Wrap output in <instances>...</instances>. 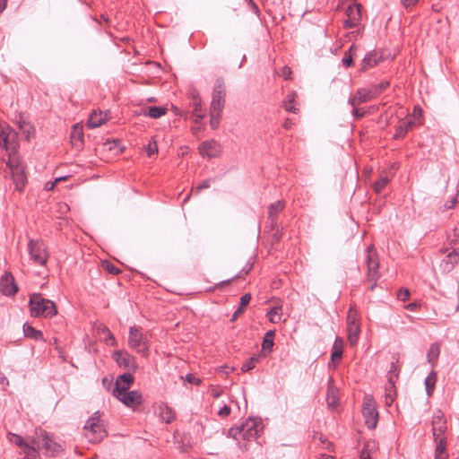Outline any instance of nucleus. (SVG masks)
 <instances>
[{
	"label": "nucleus",
	"instance_id": "obj_1",
	"mask_svg": "<svg viewBox=\"0 0 459 459\" xmlns=\"http://www.w3.org/2000/svg\"><path fill=\"white\" fill-rule=\"evenodd\" d=\"M8 172L5 177H10L17 191H22L27 183L26 165L17 154H10L6 162Z\"/></svg>",
	"mask_w": 459,
	"mask_h": 459
},
{
	"label": "nucleus",
	"instance_id": "obj_2",
	"mask_svg": "<svg viewBox=\"0 0 459 459\" xmlns=\"http://www.w3.org/2000/svg\"><path fill=\"white\" fill-rule=\"evenodd\" d=\"M30 315L33 317L43 316L52 317L57 314L56 304L48 299H45L40 293H33L29 301Z\"/></svg>",
	"mask_w": 459,
	"mask_h": 459
},
{
	"label": "nucleus",
	"instance_id": "obj_3",
	"mask_svg": "<svg viewBox=\"0 0 459 459\" xmlns=\"http://www.w3.org/2000/svg\"><path fill=\"white\" fill-rule=\"evenodd\" d=\"M128 347L140 354L143 358L149 356L150 351V336L147 333H143L139 326L134 325L129 328Z\"/></svg>",
	"mask_w": 459,
	"mask_h": 459
},
{
	"label": "nucleus",
	"instance_id": "obj_4",
	"mask_svg": "<svg viewBox=\"0 0 459 459\" xmlns=\"http://www.w3.org/2000/svg\"><path fill=\"white\" fill-rule=\"evenodd\" d=\"M389 85L388 82L371 85L368 88L359 89L355 95L349 99V104L357 107L364 102L369 101L379 96Z\"/></svg>",
	"mask_w": 459,
	"mask_h": 459
},
{
	"label": "nucleus",
	"instance_id": "obj_5",
	"mask_svg": "<svg viewBox=\"0 0 459 459\" xmlns=\"http://www.w3.org/2000/svg\"><path fill=\"white\" fill-rule=\"evenodd\" d=\"M36 436L31 439V443L36 449H44L46 454L50 456L58 455L62 450L61 445L55 442L52 437L43 429L36 430Z\"/></svg>",
	"mask_w": 459,
	"mask_h": 459
},
{
	"label": "nucleus",
	"instance_id": "obj_6",
	"mask_svg": "<svg viewBox=\"0 0 459 459\" xmlns=\"http://www.w3.org/2000/svg\"><path fill=\"white\" fill-rule=\"evenodd\" d=\"M100 417L99 412H95L84 426L85 436L91 443H98L107 436L105 429L100 424Z\"/></svg>",
	"mask_w": 459,
	"mask_h": 459
},
{
	"label": "nucleus",
	"instance_id": "obj_7",
	"mask_svg": "<svg viewBox=\"0 0 459 459\" xmlns=\"http://www.w3.org/2000/svg\"><path fill=\"white\" fill-rule=\"evenodd\" d=\"M0 146L10 154H16L19 147L18 134L8 125L0 124Z\"/></svg>",
	"mask_w": 459,
	"mask_h": 459
},
{
	"label": "nucleus",
	"instance_id": "obj_8",
	"mask_svg": "<svg viewBox=\"0 0 459 459\" xmlns=\"http://www.w3.org/2000/svg\"><path fill=\"white\" fill-rule=\"evenodd\" d=\"M361 4H357L354 0H345L338 9L343 10L347 16L344 22L346 28H354L359 24L361 20Z\"/></svg>",
	"mask_w": 459,
	"mask_h": 459
},
{
	"label": "nucleus",
	"instance_id": "obj_9",
	"mask_svg": "<svg viewBox=\"0 0 459 459\" xmlns=\"http://www.w3.org/2000/svg\"><path fill=\"white\" fill-rule=\"evenodd\" d=\"M366 264H367V277L369 281H371V285L369 287L370 290H373L377 286V281L380 277L379 273V261L377 255L376 250L373 246H369L367 248V257H366Z\"/></svg>",
	"mask_w": 459,
	"mask_h": 459
},
{
	"label": "nucleus",
	"instance_id": "obj_10",
	"mask_svg": "<svg viewBox=\"0 0 459 459\" xmlns=\"http://www.w3.org/2000/svg\"><path fill=\"white\" fill-rule=\"evenodd\" d=\"M360 333L359 316L357 309L351 306L347 315V339L351 345L358 342Z\"/></svg>",
	"mask_w": 459,
	"mask_h": 459
},
{
	"label": "nucleus",
	"instance_id": "obj_11",
	"mask_svg": "<svg viewBox=\"0 0 459 459\" xmlns=\"http://www.w3.org/2000/svg\"><path fill=\"white\" fill-rule=\"evenodd\" d=\"M30 259L38 265H46L48 259L47 247L42 240L30 239L28 243Z\"/></svg>",
	"mask_w": 459,
	"mask_h": 459
},
{
	"label": "nucleus",
	"instance_id": "obj_12",
	"mask_svg": "<svg viewBox=\"0 0 459 459\" xmlns=\"http://www.w3.org/2000/svg\"><path fill=\"white\" fill-rule=\"evenodd\" d=\"M362 414L365 418V423L368 429H375L377 424L378 412L372 395L367 394L364 397Z\"/></svg>",
	"mask_w": 459,
	"mask_h": 459
},
{
	"label": "nucleus",
	"instance_id": "obj_13",
	"mask_svg": "<svg viewBox=\"0 0 459 459\" xmlns=\"http://www.w3.org/2000/svg\"><path fill=\"white\" fill-rule=\"evenodd\" d=\"M225 95L226 90L224 81L221 78H218L213 88L212 100L211 102L210 110H212L213 113H221L225 105Z\"/></svg>",
	"mask_w": 459,
	"mask_h": 459
},
{
	"label": "nucleus",
	"instance_id": "obj_14",
	"mask_svg": "<svg viewBox=\"0 0 459 459\" xmlns=\"http://www.w3.org/2000/svg\"><path fill=\"white\" fill-rule=\"evenodd\" d=\"M432 435L434 439H438L442 437H446L445 434L447 429V422L445 418L444 413L441 411H437L434 412L432 420Z\"/></svg>",
	"mask_w": 459,
	"mask_h": 459
},
{
	"label": "nucleus",
	"instance_id": "obj_15",
	"mask_svg": "<svg viewBox=\"0 0 459 459\" xmlns=\"http://www.w3.org/2000/svg\"><path fill=\"white\" fill-rule=\"evenodd\" d=\"M113 359L126 369L134 371L137 368L135 358L126 351H116L113 352Z\"/></svg>",
	"mask_w": 459,
	"mask_h": 459
},
{
	"label": "nucleus",
	"instance_id": "obj_16",
	"mask_svg": "<svg viewBox=\"0 0 459 459\" xmlns=\"http://www.w3.org/2000/svg\"><path fill=\"white\" fill-rule=\"evenodd\" d=\"M129 408L135 409L143 402L142 394L137 390L127 391L115 396Z\"/></svg>",
	"mask_w": 459,
	"mask_h": 459
},
{
	"label": "nucleus",
	"instance_id": "obj_17",
	"mask_svg": "<svg viewBox=\"0 0 459 459\" xmlns=\"http://www.w3.org/2000/svg\"><path fill=\"white\" fill-rule=\"evenodd\" d=\"M198 150L201 156L212 159L220 154L221 146L216 141L209 140L203 142Z\"/></svg>",
	"mask_w": 459,
	"mask_h": 459
},
{
	"label": "nucleus",
	"instance_id": "obj_18",
	"mask_svg": "<svg viewBox=\"0 0 459 459\" xmlns=\"http://www.w3.org/2000/svg\"><path fill=\"white\" fill-rule=\"evenodd\" d=\"M134 383V377L131 373H124L120 375L117 380L115 388L113 389V395L117 396L119 394L127 392Z\"/></svg>",
	"mask_w": 459,
	"mask_h": 459
},
{
	"label": "nucleus",
	"instance_id": "obj_19",
	"mask_svg": "<svg viewBox=\"0 0 459 459\" xmlns=\"http://www.w3.org/2000/svg\"><path fill=\"white\" fill-rule=\"evenodd\" d=\"M459 263V248L449 252L446 257L440 262L439 268L443 273L451 272Z\"/></svg>",
	"mask_w": 459,
	"mask_h": 459
},
{
	"label": "nucleus",
	"instance_id": "obj_20",
	"mask_svg": "<svg viewBox=\"0 0 459 459\" xmlns=\"http://www.w3.org/2000/svg\"><path fill=\"white\" fill-rule=\"evenodd\" d=\"M259 424L255 420L249 419L241 424V432L243 439L255 438L259 431Z\"/></svg>",
	"mask_w": 459,
	"mask_h": 459
},
{
	"label": "nucleus",
	"instance_id": "obj_21",
	"mask_svg": "<svg viewBox=\"0 0 459 459\" xmlns=\"http://www.w3.org/2000/svg\"><path fill=\"white\" fill-rule=\"evenodd\" d=\"M285 203L283 201H277L271 204L268 208V224L270 228H275L277 223L278 215L284 209Z\"/></svg>",
	"mask_w": 459,
	"mask_h": 459
},
{
	"label": "nucleus",
	"instance_id": "obj_22",
	"mask_svg": "<svg viewBox=\"0 0 459 459\" xmlns=\"http://www.w3.org/2000/svg\"><path fill=\"white\" fill-rule=\"evenodd\" d=\"M338 389L334 386V382L332 377L328 379L326 403L329 409H334L338 404Z\"/></svg>",
	"mask_w": 459,
	"mask_h": 459
},
{
	"label": "nucleus",
	"instance_id": "obj_23",
	"mask_svg": "<svg viewBox=\"0 0 459 459\" xmlns=\"http://www.w3.org/2000/svg\"><path fill=\"white\" fill-rule=\"evenodd\" d=\"M159 418L165 423L169 424L175 420V412L165 403H160L157 408Z\"/></svg>",
	"mask_w": 459,
	"mask_h": 459
},
{
	"label": "nucleus",
	"instance_id": "obj_24",
	"mask_svg": "<svg viewBox=\"0 0 459 459\" xmlns=\"http://www.w3.org/2000/svg\"><path fill=\"white\" fill-rule=\"evenodd\" d=\"M0 286L1 291L6 296L13 295L18 290V288L13 281V278L8 274L2 278Z\"/></svg>",
	"mask_w": 459,
	"mask_h": 459
},
{
	"label": "nucleus",
	"instance_id": "obj_25",
	"mask_svg": "<svg viewBox=\"0 0 459 459\" xmlns=\"http://www.w3.org/2000/svg\"><path fill=\"white\" fill-rule=\"evenodd\" d=\"M167 111L168 109L165 107L152 106L143 108L140 114L150 117L152 118H160V117L166 115Z\"/></svg>",
	"mask_w": 459,
	"mask_h": 459
},
{
	"label": "nucleus",
	"instance_id": "obj_26",
	"mask_svg": "<svg viewBox=\"0 0 459 459\" xmlns=\"http://www.w3.org/2000/svg\"><path fill=\"white\" fill-rule=\"evenodd\" d=\"M414 126V122L411 119L402 121L396 127L394 139H401L406 135V134L411 130Z\"/></svg>",
	"mask_w": 459,
	"mask_h": 459
},
{
	"label": "nucleus",
	"instance_id": "obj_27",
	"mask_svg": "<svg viewBox=\"0 0 459 459\" xmlns=\"http://www.w3.org/2000/svg\"><path fill=\"white\" fill-rule=\"evenodd\" d=\"M343 352V340L341 337H336L333 345V351L331 354V359L333 363H335V361H339L342 359Z\"/></svg>",
	"mask_w": 459,
	"mask_h": 459
},
{
	"label": "nucleus",
	"instance_id": "obj_28",
	"mask_svg": "<svg viewBox=\"0 0 459 459\" xmlns=\"http://www.w3.org/2000/svg\"><path fill=\"white\" fill-rule=\"evenodd\" d=\"M23 333L27 338H30L35 341L45 342L42 332L35 329L33 326L27 323L23 325Z\"/></svg>",
	"mask_w": 459,
	"mask_h": 459
},
{
	"label": "nucleus",
	"instance_id": "obj_29",
	"mask_svg": "<svg viewBox=\"0 0 459 459\" xmlns=\"http://www.w3.org/2000/svg\"><path fill=\"white\" fill-rule=\"evenodd\" d=\"M106 115L102 112L93 111L89 117L87 125L91 128H96L100 126L106 121Z\"/></svg>",
	"mask_w": 459,
	"mask_h": 459
},
{
	"label": "nucleus",
	"instance_id": "obj_30",
	"mask_svg": "<svg viewBox=\"0 0 459 459\" xmlns=\"http://www.w3.org/2000/svg\"><path fill=\"white\" fill-rule=\"evenodd\" d=\"M436 443L435 449V459H447V454L446 453V438L442 437L434 439Z\"/></svg>",
	"mask_w": 459,
	"mask_h": 459
},
{
	"label": "nucleus",
	"instance_id": "obj_31",
	"mask_svg": "<svg viewBox=\"0 0 459 459\" xmlns=\"http://www.w3.org/2000/svg\"><path fill=\"white\" fill-rule=\"evenodd\" d=\"M440 354V345L437 342H434L430 345L428 353H427V359L428 362L434 367L437 364V359Z\"/></svg>",
	"mask_w": 459,
	"mask_h": 459
},
{
	"label": "nucleus",
	"instance_id": "obj_32",
	"mask_svg": "<svg viewBox=\"0 0 459 459\" xmlns=\"http://www.w3.org/2000/svg\"><path fill=\"white\" fill-rule=\"evenodd\" d=\"M194 108L192 115L195 123H200L201 120L205 117V110L202 107V99H196L195 102L192 103Z\"/></svg>",
	"mask_w": 459,
	"mask_h": 459
},
{
	"label": "nucleus",
	"instance_id": "obj_33",
	"mask_svg": "<svg viewBox=\"0 0 459 459\" xmlns=\"http://www.w3.org/2000/svg\"><path fill=\"white\" fill-rule=\"evenodd\" d=\"M251 300V295L249 293L244 294L240 298V302L238 309L233 313L231 321H235L245 310V307L248 305Z\"/></svg>",
	"mask_w": 459,
	"mask_h": 459
},
{
	"label": "nucleus",
	"instance_id": "obj_34",
	"mask_svg": "<svg viewBox=\"0 0 459 459\" xmlns=\"http://www.w3.org/2000/svg\"><path fill=\"white\" fill-rule=\"evenodd\" d=\"M437 382V373L432 370L425 379V388L428 396H431Z\"/></svg>",
	"mask_w": 459,
	"mask_h": 459
},
{
	"label": "nucleus",
	"instance_id": "obj_35",
	"mask_svg": "<svg viewBox=\"0 0 459 459\" xmlns=\"http://www.w3.org/2000/svg\"><path fill=\"white\" fill-rule=\"evenodd\" d=\"M273 337H274V332L273 331H268L264 337L263 342H262V349L264 351H271L272 348L273 346Z\"/></svg>",
	"mask_w": 459,
	"mask_h": 459
},
{
	"label": "nucleus",
	"instance_id": "obj_36",
	"mask_svg": "<svg viewBox=\"0 0 459 459\" xmlns=\"http://www.w3.org/2000/svg\"><path fill=\"white\" fill-rule=\"evenodd\" d=\"M82 139H83L82 126L76 124L73 126V129L71 132V140L74 143H76V142H82Z\"/></svg>",
	"mask_w": 459,
	"mask_h": 459
},
{
	"label": "nucleus",
	"instance_id": "obj_37",
	"mask_svg": "<svg viewBox=\"0 0 459 459\" xmlns=\"http://www.w3.org/2000/svg\"><path fill=\"white\" fill-rule=\"evenodd\" d=\"M18 127L23 131V134H26V139H30V134H34V129L30 125L26 122L24 119L20 117L19 120L17 121Z\"/></svg>",
	"mask_w": 459,
	"mask_h": 459
},
{
	"label": "nucleus",
	"instance_id": "obj_38",
	"mask_svg": "<svg viewBox=\"0 0 459 459\" xmlns=\"http://www.w3.org/2000/svg\"><path fill=\"white\" fill-rule=\"evenodd\" d=\"M399 53L394 50L393 52L387 51L386 49H379L374 51V57H395ZM365 57H373L371 53H368L365 56Z\"/></svg>",
	"mask_w": 459,
	"mask_h": 459
},
{
	"label": "nucleus",
	"instance_id": "obj_39",
	"mask_svg": "<svg viewBox=\"0 0 459 459\" xmlns=\"http://www.w3.org/2000/svg\"><path fill=\"white\" fill-rule=\"evenodd\" d=\"M394 383L389 379V386L385 388V404L390 406L394 400Z\"/></svg>",
	"mask_w": 459,
	"mask_h": 459
},
{
	"label": "nucleus",
	"instance_id": "obj_40",
	"mask_svg": "<svg viewBox=\"0 0 459 459\" xmlns=\"http://www.w3.org/2000/svg\"><path fill=\"white\" fill-rule=\"evenodd\" d=\"M11 435L13 437V440L12 439V441L14 442L16 446L22 448L24 453L27 452L28 448H35L34 445L30 446L27 442H24L22 437L20 435H16V434H11Z\"/></svg>",
	"mask_w": 459,
	"mask_h": 459
},
{
	"label": "nucleus",
	"instance_id": "obj_41",
	"mask_svg": "<svg viewBox=\"0 0 459 459\" xmlns=\"http://www.w3.org/2000/svg\"><path fill=\"white\" fill-rule=\"evenodd\" d=\"M258 361L259 358L257 356H253L249 358L246 362L242 364L241 370L243 372H247L253 369Z\"/></svg>",
	"mask_w": 459,
	"mask_h": 459
},
{
	"label": "nucleus",
	"instance_id": "obj_42",
	"mask_svg": "<svg viewBox=\"0 0 459 459\" xmlns=\"http://www.w3.org/2000/svg\"><path fill=\"white\" fill-rule=\"evenodd\" d=\"M294 96H295V93H291L287 96V100L284 102V108H285L286 111L295 114V113H297L298 108H296V107L293 104Z\"/></svg>",
	"mask_w": 459,
	"mask_h": 459
},
{
	"label": "nucleus",
	"instance_id": "obj_43",
	"mask_svg": "<svg viewBox=\"0 0 459 459\" xmlns=\"http://www.w3.org/2000/svg\"><path fill=\"white\" fill-rule=\"evenodd\" d=\"M389 178L387 177H381L374 185V190L376 193L380 194L384 188L387 186Z\"/></svg>",
	"mask_w": 459,
	"mask_h": 459
},
{
	"label": "nucleus",
	"instance_id": "obj_44",
	"mask_svg": "<svg viewBox=\"0 0 459 459\" xmlns=\"http://www.w3.org/2000/svg\"><path fill=\"white\" fill-rule=\"evenodd\" d=\"M281 310V307H274L268 312L267 316H269V320L272 323L275 324L281 320V315H280Z\"/></svg>",
	"mask_w": 459,
	"mask_h": 459
},
{
	"label": "nucleus",
	"instance_id": "obj_45",
	"mask_svg": "<svg viewBox=\"0 0 459 459\" xmlns=\"http://www.w3.org/2000/svg\"><path fill=\"white\" fill-rule=\"evenodd\" d=\"M97 330H98L99 333H105V334H109V341H111V345L112 346H115L117 344V342H116L115 338H114V335L112 334L110 330L105 325L100 324L97 326Z\"/></svg>",
	"mask_w": 459,
	"mask_h": 459
},
{
	"label": "nucleus",
	"instance_id": "obj_46",
	"mask_svg": "<svg viewBox=\"0 0 459 459\" xmlns=\"http://www.w3.org/2000/svg\"><path fill=\"white\" fill-rule=\"evenodd\" d=\"M210 124L212 128L215 129L218 127L220 119H221V112H212V110H210Z\"/></svg>",
	"mask_w": 459,
	"mask_h": 459
},
{
	"label": "nucleus",
	"instance_id": "obj_47",
	"mask_svg": "<svg viewBox=\"0 0 459 459\" xmlns=\"http://www.w3.org/2000/svg\"><path fill=\"white\" fill-rule=\"evenodd\" d=\"M228 436L236 440L242 438L241 425L238 427L230 428L229 429Z\"/></svg>",
	"mask_w": 459,
	"mask_h": 459
},
{
	"label": "nucleus",
	"instance_id": "obj_48",
	"mask_svg": "<svg viewBox=\"0 0 459 459\" xmlns=\"http://www.w3.org/2000/svg\"><path fill=\"white\" fill-rule=\"evenodd\" d=\"M270 229L273 231L271 242H272V245H274L281 240V230H280L278 224H276L275 228H270Z\"/></svg>",
	"mask_w": 459,
	"mask_h": 459
},
{
	"label": "nucleus",
	"instance_id": "obj_49",
	"mask_svg": "<svg viewBox=\"0 0 459 459\" xmlns=\"http://www.w3.org/2000/svg\"><path fill=\"white\" fill-rule=\"evenodd\" d=\"M103 267L108 273H111L114 275H117L120 273V270L116 265H114L113 264H111L109 262H105L103 264Z\"/></svg>",
	"mask_w": 459,
	"mask_h": 459
},
{
	"label": "nucleus",
	"instance_id": "obj_50",
	"mask_svg": "<svg viewBox=\"0 0 459 459\" xmlns=\"http://www.w3.org/2000/svg\"><path fill=\"white\" fill-rule=\"evenodd\" d=\"M291 69L289 66H283L279 72H277L278 75L283 77L285 80L291 79Z\"/></svg>",
	"mask_w": 459,
	"mask_h": 459
},
{
	"label": "nucleus",
	"instance_id": "obj_51",
	"mask_svg": "<svg viewBox=\"0 0 459 459\" xmlns=\"http://www.w3.org/2000/svg\"><path fill=\"white\" fill-rule=\"evenodd\" d=\"M146 152H147L148 156H152L158 152V146H157V143L155 141H151L148 143Z\"/></svg>",
	"mask_w": 459,
	"mask_h": 459
},
{
	"label": "nucleus",
	"instance_id": "obj_52",
	"mask_svg": "<svg viewBox=\"0 0 459 459\" xmlns=\"http://www.w3.org/2000/svg\"><path fill=\"white\" fill-rule=\"evenodd\" d=\"M378 64V59H363L361 71L367 70L368 67H373Z\"/></svg>",
	"mask_w": 459,
	"mask_h": 459
},
{
	"label": "nucleus",
	"instance_id": "obj_53",
	"mask_svg": "<svg viewBox=\"0 0 459 459\" xmlns=\"http://www.w3.org/2000/svg\"><path fill=\"white\" fill-rule=\"evenodd\" d=\"M180 378L186 379L188 383L195 384L196 385H199L202 383V380L200 378H196L192 374H187L185 377L181 376Z\"/></svg>",
	"mask_w": 459,
	"mask_h": 459
},
{
	"label": "nucleus",
	"instance_id": "obj_54",
	"mask_svg": "<svg viewBox=\"0 0 459 459\" xmlns=\"http://www.w3.org/2000/svg\"><path fill=\"white\" fill-rule=\"evenodd\" d=\"M39 455L38 449L35 448H28L25 453V456L23 459H37Z\"/></svg>",
	"mask_w": 459,
	"mask_h": 459
},
{
	"label": "nucleus",
	"instance_id": "obj_55",
	"mask_svg": "<svg viewBox=\"0 0 459 459\" xmlns=\"http://www.w3.org/2000/svg\"><path fill=\"white\" fill-rule=\"evenodd\" d=\"M212 179L208 178L201 182L195 188L196 193H200L202 190L210 187Z\"/></svg>",
	"mask_w": 459,
	"mask_h": 459
},
{
	"label": "nucleus",
	"instance_id": "obj_56",
	"mask_svg": "<svg viewBox=\"0 0 459 459\" xmlns=\"http://www.w3.org/2000/svg\"><path fill=\"white\" fill-rule=\"evenodd\" d=\"M448 241L451 246L456 245L459 242V231L457 228L454 230L453 236L448 237Z\"/></svg>",
	"mask_w": 459,
	"mask_h": 459
},
{
	"label": "nucleus",
	"instance_id": "obj_57",
	"mask_svg": "<svg viewBox=\"0 0 459 459\" xmlns=\"http://www.w3.org/2000/svg\"><path fill=\"white\" fill-rule=\"evenodd\" d=\"M410 295V291L408 289H401L397 293V298L400 300L405 301Z\"/></svg>",
	"mask_w": 459,
	"mask_h": 459
},
{
	"label": "nucleus",
	"instance_id": "obj_58",
	"mask_svg": "<svg viewBox=\"0 0 459 459\" xmlns=\"http://www.w3.org/2000/svg\"><path fill=\"white\" fill-rule=\"evenodd\" d=\"M357 46L352 44L350 48L345 52L344 57H354L357 56Z\"/></svg>",
	"mask_w": 459,
	"mask_h": 459
},
{
	"label": "nucleus",
	"instance_id": "obj_59",
	"mask_svg": "<svg viewBox=\"0 0 459 459\" xmlns=\"http://www.w3.org/2000/svg\"><path fill=\"white\" fill-rule=\"evenodd\" d=\"M230 413V408L228 405H224L222 408H221L218 411V415L221 417H227Z\"/></svg>",
	"mask_w": 459,
	"mask_h": 459
},
{
	"label": "nucleus",
	"instance_id": "obj_60",
	"mask_svg": "<svg viewBox=\"0 0 459 459\" xmlns=\"http://www.w3.org/2000/svg\"><path fill=\"white\" fill-rule=\"evenodd\" d=\"M353 108H354V109H353L352 113L356 119H359L365 116L366 111L357 108L356 107H353Z\"/></svg>",
	"mask_w": 459,
	"mask_h": 459
},
{
	"label": "nucleus",
	"instance_id": "obj_61",
	"mask_svg": "<svg viewBox=\"0 0 459 459\" xmlns=\"http://www.w3.org/2000/svg\"><path fill=\"white\" fill-rule=\"evenodd\" d=\"M418 2L419 0H401V4L405 8L414 6Z\"/></svg>",
	"mask_w": 459,
	"mask_h": 459
},
{
	"label": "nucleus",
	"instance_id": "obj_62",
	"mask_svg": "<svg viewBox=\"0 0 459 459\" xmlns=\"http://www.w3.org/2000/svg\"><path fill=\"white\" fill-rule=\"evenodd\" d=\"M63 179H65V178H56V180H55L54 182H48V183L46 184V189H47V190H52V189L55 187V185H56L57 182H59V181H61V180H63Z\"/></svg>",
	"mask_w": 459,
	"mask_h": 459
},
{
	"label": "nucleus",
	"instance_id": "obj_63",
	"mask_svg": "<svg viewBox=\"0 0 459 459\" xmlns=\"http://www.w3.org/2000/svg\"><path fill=\"white\" fill-rule=\"evenodd\" d=\"M189 96L191 97L192 99V103L193 102H195V100L196 99H201L200 95H199V92L197 91V90L195 89H192L189 92Z\"/></svg>",
	"mask_w": 459,
	"mask_h": 459
},
{
	"label": "nucleus",
	"instance_id": "obj_64",
	"mask_svg": "<svg viewBox=\"0 0 459 459\" xmlns=\"http://www.w3.org/2000/svg\"><path fill=\"white\" fill-rule=\"evenodd\" d=\"M455 203H456V198H452L451 200H448L444 204L445 209L448 210V209H451V208L455 207Z\"/></svg>",
	"mask_w": 459,
	"mask_h": 459
}]
</instances>
